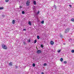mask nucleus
Here are the masks:
<instances>
[{"mask_svg":"<svg viewBox=\"0 0 74 74\" xmlns=\"http://www.w3.org/2000/svg\"><path fill=\"white\" fill-rule=\"evenodd\" d=\"M22 14H25V11H22Z\"/></svg>","mask_w":74,"mask_h":74,"instance_id":"20","label":"nucleus"},{"mask_svg":"<svg viewBox=\"0 0 74 74\" xmlns=\"http://www.w3.org/2000/svg\"><path fill=\"white\" fill-rule=\"evenodd\" d=\"M46 65H47V63H45L44 64V66H46Z\"/></svg>","mask_w":74,"mask_h":74,"instance_id":"26","label":"nucleus"},{"mask_svg":"<svg viewBox=\"0 0 74 74\" xmlns=\"http://www.w3.org/2000/svg\"><path fill=\"white\" fill-rule=\"evenodd\" d=\"M60 51H61L60 50H59L58 51H57V52H58V53H59L60 52Z\"/></svg>","mask_w":74,"mask_h":74,"instance_id":"23","label":"nucleus"},{"mask_svg":"<svg viewBox=\"0 0 74 74\" xmlns=\"http://www.w3.org/2000/svg\"><path fill=\"white\" fill-rule=\"evenodd\" d=\"M23 45H26V42H23Z\"/></svg>","mask_w":74,"mask_h":74,"instance_id":"17","label":"nucleus"},{"mask_svg":"<svg viewBox=\"0 0 74 74\" xmlns=\"http://www.w3.org/2000/svg\"><path fill=\"white\" fill-rule=\"evenodd\" d=\"M28 24L29 25H32V23H31V21H29L28 22Z\"/></svg>","mask_w":74,"mask_h":74,"instance_id":"10","label":"nucleus"},{"mask_svg":"<svg viewBox=\"0 0 74 74\" xmlns=\"http://www.w3.org/2000/svg\"><path fill=\"white\" fill-rule=\"evenodd\" d=\"M5 1L6 3L7 2H8V1H9V0H5Z\"/></svg>","mask_w":74,"mask_h":74,"instance_id":"22","label":"nucleus"},{"mask_svg":"<svg viewBox=\"0 0 74 74\" xmlns=\"http://www.w3.org/2000/svg\"><path fill=\"white\" fill-rule=\"evenodd\" d=\"M15 23V21L14 20H13L12 21V24H14V23Z\"/></svg>","mask_w":74,"mask_h":74,"instance_id":"8","label":"nucleus"},{"mask_svg":"<svg viewBox=\"0 0 74 74\" xmlns=\"http://www.w3.org/2000/svg\"><path fill=\"white\" fill-rule=\"evenodd\" d=\"M70 28H67L65 31V33H68L69 32V30H70Z\"/></svg>","mask_w":74,"mask_h":74,"instance_id":"3","label":"nucleus"},{"mask_svg":"<svg viewBox=\"0 0 74 74\" xmlns=\"http://www.w3.org/2000/svg\"><path fill=\"white\" fill-rule=\"evenodd\" d=\"M2 47L3 49H7V47L5 45L3 44L2 45Z\"/></svg>","mask_w":74,"mask_h":74,"instance_id":"1","label":"nucleus"},{"mask_svg":"<svg viewBox=\"0 0 74 74\" xmlns=\"http://www.w3.org/2000/svg\"><path fill=\"white\" fill-rule=\"evenodd\" d=\"M2 16H3V17H4V16H5V15H2Z\"/></svg>","mask_w":74,"mask_h":74,"instance_id":"30","label":"nucleus"},{"mask_svg":"<svg viewBox=\"0 0 74 74\" xmlns=\"http://www.w3.org/2000/svg\"><path fill=\"white\" fill-rule=\"evenodd\" d=\"M40 47H41V48H43V47H44V46L42 45H40Z\"/></svg>","mask_w":74,"mask_h":74,"instance_id":"18","label":"nucleus"},{"mask_svg":"<svg viewBox=\"0 0 74 74\" xmlns=\"http://www.w3.org/2000/svg\"><path fill=\"white\" fill-rule=\"evenodd\" d=\"M19 7L20 8H22V6H20Z\"/></svg>","mask_w":74,"mask_h":74,"instance_id":"31","label":"nucleus"},{"mask_svg":"<svg viewBox=\"0 0 74 74\" xmlns=\"http://www.w3.org/2000/svg\"><path fill=\"white\" fill-rule=\"evenodd\" d=\"M37 38H38V39H40V36H37Z\"/></svg>","mask_w":74,"mask_h":74,"instance_id":"21","label":"nucleus"},{"mask_svg":"<svg viewBox=\"0 0 74 74\" xmlns=\"http://www.w3.org/2000/svg\"><path fill=\"white\" fill-rule=\"evenodd\" d=\"M41 74H44V72H42V73H41Z\"/></svg>","mask_w":74,"mask_h":74,"instance_id":"32","label":"nucleus"},{"mask_svg":"<svg viewBox=\"0 0 74 74\" xmlns=\"http://www.w3.org/2000/svg\"><path fill=\"white\" fill-rule=\"evenodd\" d=\"M60 60L61 62H63V58H61Z\"/></svg>","mask_w":74,"mask_h":74,"instance_id":"9","label":"nucleus"},{"mask_svg":"<svg viewBox=\"0 0 74 74\" xmlns=\"http://www.w3.org/2000/svg\"><path fill=\"white\" fill-rule=\"evenodd\" d=\"M64 64H66V63H67V61H64Z\"/></svg>","mask_w":74,"mask_h":74,"instance_id":"16","label":"nucleus"},{"mask_svg":"<svg viewBox=\"0 0 74 74\" xmlns=\"http://www.w3.org/2000/svg\"><path fill=\"white\" fill-rule=\"evenodd\" d=\"M50 44L51 45H53L54 44V42L52 41H50Z\"/></svg>","mask_w":74,"mask_h":74,"instance_id":"5","label":"nucleus"},{"mask_svg":"<svg viewBox=\"0 0 74 74\" xmlns=\"http://www.w3.org/2000/svg\"><path fill=\"white\" fill-rule=\"evenodd\" d=\"M71 52L72 53H74V50H72Z\"/></svg>","mask_w":74,"mask_h":74,"instance_id":"19","label":"nucleus"},{"mask_svg":"<svg viewBox=\"0 0 74 74\" xmlns=\"http://www.w3.org/2000/svg\"><path fill=\"white\" fill-rule=\"evenodd\" d=\"M39 13H40V11H38L37 13V14H39Z\"/></svg>","mask_w":74,"mask_h":74,"instance_id":"25","label":"nucleus"},{"mask_svg":"<svg viewBox=\"0 0 74 74\" xmlns=\"http://www.w3.org/2000/svg\"><path fill=\"white\" fill-rule=\"evenodd\" d=\"M32 66L33 67H35V66H36V65L34 63L33 64Z\"/></svg>","mask_w":74,"mask_h":74,"instance_id":"14","label":"nucleus"},{"mask_svg":"<svg viewBox=\"0 0 74 74\" xmlns=\"http://www.w3.org/2000/svg\"><path fill=\"white\" fill-rule=\"evenodd\" d=\"M60 38H63V35H62V34H60Z\"/></svg>","mask_w":74,"mask_h":74,"instance_id":"7","label":"nucleus"},{"mask_svg":"<svg viewBox=\"0 0 74 74\" xmlns=\"http://www.w3.org/2000/svg\"><path fill=\"white\" fill-rule=\"evenodd\" d=\"M71 21L72 22H74V18H72L71 19Z\"/></svg>","mask_w":74,"mask_h":74,"instance_id":"12","label":"nucleus"},{"mask_svg":"<svg viewBox=\"0 0 74 74\" xmlns=\"http://www.w3.org/2000/svg\"><path fill=\"white\" fill-rule=\"evenodd\" d=\"M0 10H3V8L1 7L0 8Z\"/></svg>","mask_w":74,"mask_h":74,"instance_id":"24","label":"nucleus"},{"mask_svg":"<svg viewBox=\"0 0 74 74\" xmlns=\"http://www.w3.org/2000/svg\"><path fill=\"white\" fill-rule=\"evenodd\" d=\"M36 53L38 54H39V53H41V51L40 50H38L36 51Z\"/></svg>","mask_w":74,"mask_h":74,"instance_id":"4","label":"nucleus"},{"mask_svg":"<svg viewBox=\"0 0 74 74\" xmlns=\"http://www.w3.org/2000/svg\"><path fill=\"white\" fill-rule=\"evenodd\" d=\"M9 65L10 66H12V63L11 62H10L9 63Z\"/></svg>","mask_w":74,"mask_h":74,"instance_id":"6","label":"nucleus"},{"mask_svg":"<svg viewBox=\"0 0 74 74\" xmlns=\"http://www.w3.org/2000/svg\"><path fill=\"white\" fill-rule=\"evenodd\" d=\"M28 42H30V39H29L28 40Z\"/></svg>","mask_w":74,"mask_h":74,"instance_id":"27","label":"nucleus"},{"mask_svg":"<svg viewBox=\"0 0 74 74\" xmlns=\"http://www.w3.org/2000/svg\"><path fill=\"white\" fill-rule=\"evenodd\" d=\"M33 3L34 5H36V2L35 1H34Z\"/></svg>","mask_w":74,"mask_h":74,"instance_id":"11","label":"nucleus"},{"mask_svg":"<svg viewBox=\"0 0 74 74\" xmlns=\"http://www.w3.org/2000/svg\"><path fill=\"white\" fill-rule=\"evenodd\" d=\"M63 45H66V44L65 43H63Z\"/></svg>","mask_w":74,"mask_h":74,"instance_id":"33","label":"nucleus"},{"mask_svg":"<svg viewBox=\"0 0 74 74\" xmlns=\"http://www.w3.org/2000/svg\"><path fill=\"white\" fill-rule=\"evenodd\" d=\"M23 31H26V29H23Z\"/></svg>","mask_w":74,"mask_h":74,"instance_id":"28","label":"nucleus"},{"mask_svg":"<svg viewBox=\"0 0 74 74\" xmlns=\"http://www.w3.org/2000/svg\"><path fill=\"white\" fill-rule=\"evenodd\" d=\"M30 1L27 0L26 3L27 6H29L30 5Z\"/></svg>","mask_w":74,"mask_h":74,"instance_id":"2","label":"nucleus"},{"mask_svg":"<svg viewBox=\"0 0 74 74\" xmlns=\"http://www.w3.org/2000/svg\"><path fill=\"white\" fill-rule=\"evenodd\" d=\"M69 6L70 7H71L72 5H69Z\"/></svg>","mask_w":74,"mask_h":74,"instance_id":"29","label":"nucleus"},{"mask_svg":"<svg viewBox=\"0 0 74 74\" xmlns=\"http://www.w3.org/2000/svg\"><path fill=\"white\" fill-rule=\"evenodd\" d=\"M41 23H42V24H44V21H42Z\"/></svg>","mask_w":74,"mask_h":74,"instance_id":"13","label":"nucleus"},{"mask_svg":"<svg viewBox=\"0 0 74 74\" xmlns=\"http://www.w3.org/2000/svg\"><path fill=\"white\" fill-rule=\"evenodd\" d=\"M34 44H36V42H37V40H34Z\"/></svg>","mask_w":74,"mask_h":74,"instance_id":"15","label":"nucleus"}]
</instances>
